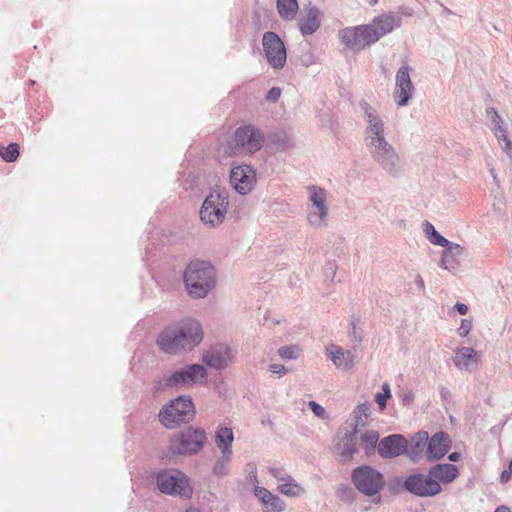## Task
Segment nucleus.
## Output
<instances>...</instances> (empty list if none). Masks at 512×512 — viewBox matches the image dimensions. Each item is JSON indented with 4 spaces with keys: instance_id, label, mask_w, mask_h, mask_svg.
Returning a JSON list of instances; mask_svg holds the SVG:
<instances>
[{
    "instance_id": "1",
    "label": "nucleus",
    "mask_w": 512,
    "mask_h": 512,
    "mask_svg": "<svg viewBox=\"0 0 512 512\" xmlns=\"http://www.w3.org/2000/svg\"><path fill=\"white\" fill-rule=\"evenodd\" d=\"M202 340V329L199 322L185 320L164 329L158 345L166 353L173 354L182 350H190Z\"/></svg>"
},
{
    "instance_id": "2",
    "label": "nucleus",
    "mask_w": 512,
    "mask_h": 512,
    "mask_svg": "<svg viewBox=\"0 0 512 512\" xmlns=\"http://www.w3.org/2000/svg\"><path fill=\"white\" fill-rule=\"evenodd\" d=\"M361 107L367 117V133L370 135V145L373 148L375 158L385 167L392 168L398 159L391 145L384 138V125L381 118L376 115L374 109L367 103H361Z\"/></svg>"
},
{
    "instance_id": "3",
    "label": "nucleus",
    "mask_w": 512,
    "mask_h": 512,
    "mask_svg": "<svg viewBox=\"0 0 512 512\" xmlns=\"http://www.w3.org/2000/svg\"><path fill=\"white\" fill-rule=\"evenodd\" d=\"M262 146V136L251 125L238 127L232 137L220 148V152L227 157L244 156L255 153Z\"/></svg>"
},
{
    "instance_id": "4",
    "label": "nucleus",
    "mask_w": 512,
    "mask_h": 512,
    "mask_svg": "<svg viewBox=\"0 0 512 512\" xmlns=\"http://www.w3.org/2000/svg\"><path fill=\"white\" fill-rule=\"evenodd\" d=\"M184 282L190 296L203 298L214 287V268L204 261L191 262L184 272Z\"/></svg>"
},
{
    "instance_id": "5",
    "label": "nucleus",
    "mask_w": 512,
    "mask_h": 512,
    "mask_svg": "<svg viewBox=\"0 0 512 512\" xmlns=\"http://www.w3.org/2000/svg\"><path fill=\"white\" fill-rule=\"evenodd\" d=\"M195 409L190 398L179 397L165 406L160 412V421L167 428H173L179 423L187 422L194 417Z\"/></svg>"
},
{
    "instance_id": "6",
    "label": "nucleus",
    "mask_w": 512,
    "mask_h": 512,
    "mask_svg": "<svg viewBox=\"0 0 512 512\" xmlns=\"http://www.w3.org/2000/svg\"><path fill=\"white\" fill-rule=\"evenodd\" d=\"M157 485L162 493L190 498L192 487L188 477L178 470L162 471L157 476Z\"/></svg>"
},
{
    "instance_id": "7",
    "label": "nucleus",
    "mask_w": 512,
    "mask_h": 512,
    "mask_svg": "<svg viewBox=\"0 0 512 512\" xmlns=\"http://www.w3.org/2000/svg\"><path fill=\"white\" fill-rule=\"evenodd\" d=\"M338 37L344 47L359 52L376 43V36L367 25L346 27L339 30Z\"/></svg>"
},
{
    "instance_id": "8",
    "label": "nucleus",
    "mask_w": 512,
    "mask_h": 512,
    "mask_svg": "<svg viewBox=\"0 0 512 512\" xmlns=\"http://www.w3.org/2000/svg\"><path fill=\"white\" fill-rule=\"evenodd\" d=\"M228 203V197L225 193L218 191L211 192L201 207V220L211 226L221 224L225 219Z\"/></svg>"
},
{
    "instance_id": "9",
    "label": "nucleus",
    "mask_w": 512,
    "mask_h": 512,
    "mask_svg": "<svg viewBox=\"0 0 512 512\" xmlns=\"http://www.w3.org/2000/svg\"><path fill=\"white\" fill-rule=\"evenodd\" d=\"M352 479L356 488L369 496L375 495L384 486L382 474L370 466H361L354 469Z\"/></svg>"
},
{
    "instance_id": "10",
    "label": "nucleus",
    "mask_w": 512,
    "mask_h": 512,
    "mask_svg": "<svg viewBox=\"0 0 512 512\" xmlns=\"http://www.w3.org/2000/svg\"><path fill=\"white\" fill-rule=\"evenodd\" d=\"M206 441V435L202 429L188 428L171 442V449L178 454H192L201 450Z\"/></svg>"
},
{
    "instance_id": "11",
    "label": "nucleus",
    "mask_w": 512,
    "mask_h": 512,
    "mask_svg": "<svg viewBox=\"0 0 512 512\" xmlns=\"http://www.w3.org/2000/svg\"><path fill=\"white\" fill-rule=\"evenodd\" d=\"M263 49L266 59L274 69H281L286 63V48L281 38L274 32L263 35Z\"/></svg>"
},
{
    "instance_id": "12",
    "label": "nucleus",
    "mask_w": 512,
    "mask_h": 512,
    "mask_svg": "<svg viewBox=\"0 0 512 512\" xmlns=\"http://www.w3.org/2000/svg\"><path fill=\"white\" fill-rule=\"evenodd\" d=\"M404 486L409 492L421 497L434 496L442 490L439 482L434 480L430 473L410 475L405 480Z\"/></svg>"
},
{
    "instance_id": "13",
    "label": "nucleus",
    "mask_w": 512,
    "mask_h": 512,
    "mask_svg": "<svg viewBox=\"0 0 512 512\" xmlns=\"http://www.w3.org/2000/svg\"><path fill=\"white\" fill-rule=\"evenodd\" d=\"M230 182L237 192L246 194L256 182L255 171L248 165L233 167L230 173Z\"/></svg>"
},
{
    "instance_id": "14",
    "label": "nucleus",
    "mask_w": 512,
    "mask_h": 512,
    "mask_svg": "<svg viewBox=\"0 0 512 512\" xmlns=\"http://www.w3.org/2000/svg\"><path fill=\"white\" fill-rule=\"evenodd\" d=\"M396 84L393 92L394 99L399 106L407 105L413 94V84L410 77L409 68L402 66L396 74Z\"/></svg>"
},
{
    "instance_id": "15",
    "label": "nucleus",
    "mask_w": 512,
    "mask_h": 512,
    "mask_svg": "<svg viewBox=\"0 0 512 512\" xmlns=\"http://www.w3.org/2000/svg\"><path fill=\"white\" fill-rule=\"evenodd\" d=\"M206 375L202 365L194 364L182 370L174 372L167 380V385H193L202 380Z\"/></svg>"
},
{
    "instance_id": "16",
    "label": "nucleus",
    "mask_w": 512,
    "mask_h": 512,
    "mask_svg": "<svg viewBox=\"0 0 512 512\" xmlns=\"http://www.w3.org/2000/svg\"><path fill=\"white\" fill-rule=\"evenodd\" d=\"M309 190L310 200L317 211L311 212L308 216V220L313 225H321L327 216V207L325 205L326 193L324 189L317 186H312Z\"/></svg>"
},
{
    "instance_id": "17",
    "label": "nucleus",
    "mask_w": 512,
    "mask_h": 512,
    "mask_svg": "<svg viewBox=\"0 0 512 512\" xmlns=\"http://www.w3.org/2000/svg\"><path fill=\"white\" fill-rule=\"evenodd\" d=\"M407 450V440L398 434L383 438L378 445V452L384 458H393Z\"/></svg>"
},
{
    "instance_id": "18",
    "label": "nucleus",
    "mask_w": 512,
    "mask_h": 512,
    "mask_svg": "<svg viewBox=\"0 0 512 512\" xmlns=\"http://www.w3.org/2000/svg\"><path fill=\"white\" fill-rule=\"evenodd\" d=\"M451 446V440L448 434L438 432L434 434L428 442L426 455L428 460L435 461L446 455Z\"/></svg>"
},
{
    "instance_id": "19",
    "label": "nucleus",
    "mask_w": 512,
    "mask_h": 512,
    "mask_svg": "<svg viewBox=\"0 0 512 512\" xmlns=\"http://www.w3.org/2000/svg\"><path fill=\"white\" fill-rule=\"evenodd\" d=\"M400 25V18L394 13L382 14L375 17L372 23L367 24L371 32L376 36V42L384 35L393 31L395 27Z\"/></svg>"
},
{
    "instance_id": "20",
    "label": "nucleus",
    "mask_w": 512,
    "mask_h": 512,
    "mask_svg": "<svg viewBox=\"0 0 512 512\" xmlns=\"http://www.w3.org/2000/svg\"><path fill=\"white\" fill-rule=\"evenodd\" d=\"M232 358V352L228 347L218 345L205 352L203 361L212 368L221 369L226 367Z\"/></svg>"
},
{
    "instance_id": "21",
    "label": "nucleus",
    "mask_w": 512,
    "mask_h": 512,
    "mask_svg": "<svg viewBox=\"0 0 512 512\" xmlns=\"http://www.w3.org/2000/svg\"><path fill=\"white\" fill-rule=\"evenodd\" d=\"M304 11L305 14L298 20V26L301 34L308 36L312 35L320 28L322 13L315 6L305 8Z\"/></svg>"
},
{
    "instance_id": "22",
    "label": "nucleus",
    "mask_w": 512,
    "mask_h": 512,
    "mask_svg": "<svg viewBox=\"0 0 512 512\" xmlns=\"http://www.w3.org/2000/svg\"><path fill=\"white\" fill-rule=\"evenodd\" d=\"M254 494L261 501L264 512H281L283 510L284 502L266 488L256 486Z\"/></svg>"
},
{
    "instance_id": "23",
    "label": "nucleus",
    "mask_w": 512,
    "mask_h": 512,
    "mask_svg": "<svg viewBox=\"0 0 512 512\" xmlns=\"http://www.w3.org/2000/svg\"><path fill=\"white\" fill-rule=\"evenodd\" d=\"M328 357L338 368L350 369L354 364V356L349 351H344L340 346L331 344L326 347Z\"/></svg>"
},
{
    "instance_id": "24",
    "label": "nucleus",
    "mask_w": 512,
    "mask_h": 512,
    "mask_svg": "<svg viewBox=\"0 0 512 512\" xmlns=\"http://www.w3.org/2000/svg\"><path fill=\"white\" fill-rule=\"evenodd\" d=\"M430 475L434 480L438 481L439 484H448L454 481L458 474V468L453 464H437L430 470Z\"/></svg>"
},
{
    "instance_id": "25",
    "label": "nucleus",
    "mask_w": 512,
    "mask_h": 512,
    "mask_svg": "<svg viewBox=\"0 0 512 512\" xmlns=\"http://www.w3.org/2000/svg\"><path fill=\"white\" fill-rule=\"evenodd\" d=\"M453 362L459 369H469L478 364V352L471 347H462L455 352Z\"/></svg>"
},
{
    "instance_id": "26",
    "label": "nucleus",
    "mask_w": 512,
    "mask_h": 512,
    "mask_svg": "<svg viewBox=\"0 0 512 512\" xmlns=\"http://www.w3.org/2000/svg\"><path fill=\"white\" fill-rule=\"evenodd\" d=\"M233 440L234 435L230 427H220L216 432L215 443L223 453L226 462L229 460L232 453L231 445Z\"/></svg>"
},
{
    "instance_id": "27",
    "label": "nucleus",
    "mask_w": 512,
    "mask_h": 512,
    "mask_svg": "<svg viewBox=\"0 0 512 512\" xmlns=\"http://www.w3.org/2000/svg\"><path fill=\"white\" fill-rule=\"evenodd\" d=\"M429 434L426 431H419L416 433L410 441V445H407V454L411 459H415L420 453L423 452L424 448L428 446Z\"/></svg>"
},
{
    "instance_id": "28",
    "label": "nucleus",
    "mask_w": 512,
    "mask_h": 512,
    "mask_svg": "<svg viewBox=\"0 0 512 512\" xmlns=\"http://www.w3.org/2000/svg\"><path fill=\"white\" fill-rule=\"evenodd\" d=\"M447 249L443 252L441 258V266L445 269L451 270L456 267V262L454 261V257L459 256L463 252V247L459 244H450L446 246Z\"/></svg>"
},
{
    "instance_id": "29",
    "label": "nucleus",
    "mask_w": 512,
    "mask_h": 512,
    "mask_svg": "<svg viewBox=\"0 0 512 512\" xmlns=\"http://www.w3.org/2000/svg\"><path fill=\"white\" fill-rule=\"evenodd\" d=\"M299 9L297 0H277V10L281 18L292 20Z\"/></svg>"
},
{
    "instance_id": "30",
    "label": "nucleus",
    "mask_w": 512,
    "mask_h": 512,
    "mask_svg": "<svg viewBox=\"0 0 512 512\" xmlns=\"http://www.w3.org/2000/svg\"><path fill=\"white\" fill-rule=\"evenodd\" d=\"M278 485V491L286 496L295 497L300 495L304 490L297 484L290 476H287L284 481Z\"/></svg>"
},
{
    "instance_id": "31",
    "label": "nucleus",
    "mask_w": 512,
    "mask_h": 512,
    "mask_svg": "<svg viewBox=\"0 0 512 512\" xmlns=\"http://www.w3.org/2000/svg\"><path fill=\"white\" fill-rule=\"evenodd\" d=\"M0 156L6 162H14L19 157V146L11 143L8 146L0 145Z\"/></svg>"
},
{
    "instance_id": "32",
    "label": "nucleus",
    "mask_w": 512,
    "mask_h": 512,
    "mask_svg": "<svg viewBox=\"0 0 512 512\" xmlns=\"http://www.w3.org/2000/svg\"><path fill=\"white\" fill-rule=\"evenodd\" d=\"M379 440V434L376 431H366L361 436V445L368 452L375 448Z\"/></svg>"
},
{
    "instance_id": "33",
    "label": "nucleus",
    "mask_w": 512,
    "mask_h": 512,
    "mask_svg": "<svg viewBox=\"0 0 512 512\" xmlns=\"http://www.w3.org/2000/svg\"><path fill=\"white\" fill-rule=\"evenodd\" d=\"M383 393H377L375 395V401L379 406V409L383 411L386 408V402L389 398H391L390 387L387 383H384L382 386Z\"/></svg>"
},
{
    "instance_id": "34",
    "label": "nucleus",
    "mask_w": 512,
    "mask_h": 512,
    "mask_svg": "<svg viewBox=\"0 0 512 512\" xmlns=\"http://www.w3.org/2000/svg\"><path fill=\"white\" fill-rule=\"evenodd\" d=\"M369 410H370L369 403H362L356 407V409L354 410V414H355L357 424H359V423L364 424V421L368 417Z\"/></svg>"
},
{
    "instance_id": "35",
    "label": "nucleus",
    "mask_w": 512,
    "mask_h": 512,
    "mask_svg": "<svg viewBox=\"0 0 512 512\" xmlns=\"http://www.w3.org/2000/svg\"><path fill=\"white\" fill-rule=\"evenodd\" d=\"M300 353V348L296 345L285 346L278 350V354L285 359L296 358Z\"/></svg>"
},
{
    "instance_id": "36",
    "label": "nucleus",
    "mask_w": 512,
    "mask_h": 512,
    "mask_svg": "<svg viewBox=\"0 0 512 512\" xmlns=\"http://www.w3.org/2000/svg\"><path fill=\"white\" fill-rule=\"evenodd\" d=\"M430 228L433 230L432 237H431V242L433 244L443 246V247H446L449 245V241L445 237H443L442 235L437 233L434 230V227L432 225H430Z\"/></svg>"
},
{
    "instance_id": "37",
    "label": "nucleus",
    "mask_w": 512,
    "mask_h": 512,
    "mask_svg": "<svg viewBox=\"0 0 512 512\" xmlns=\"http://www.w3.org/2000/svg\"><path fill=\"white\" fill-rule=\"evenodd\" d=\"M472 329V322L468 319H462L460 327L458 328V334L461 337H466Z\"/></svg>"
},
{
    "instance_id": "38",
    "label": "nucleus",
    "mask_w": 512,
    "mask_h": 512,
    "mask_svg": "<svg viewBox=\"0 0 512 512\" xmlns=\"http://www.w3.org/2000/svg\"><path fill=\"white\" fill-rule=\"evenodd\" d=\"M309 407L311 408V410L313 411V413L316 416L323 418V419L327 417L325 409L321 405L316 403L315 401H310Z\"/></svg>"
},
{
    "instance_id": "39",
    "label": "nucleus",
    "mask_w": 512,
    "mask_h": 512,
    "mask_svg": "<svg viewBox=\"0 0 512 512\" xmlns=\"http://www.w3.org/2000/svg\"><path fill=\"white\" fill-rule=\"evenodd\" d=\"M495 135L499 140H503L505 142L506 148H509L510 142L508 141L504 129L499 125L495 130Z\"/></svg>"
},
{
    "instance_id": "40",
    "label": "nucleus",
    "mask_w": 512,
    "mask_h": 512,
    "mask_svg": "<svg viewBox=\"0 0 512 512\" xmlns=\"http://www.w3.org/2000/svg\"><path fill=\"white\" fill-rule=\"evenodd\" d=\"M280 95H281V89L278 87H273L272 89L269 90V92L267 94V99L276 101V100H278Z\"/></svg>"
},
{
    "instance_id": "41",
    "label": "nucleus",
    "mask_w": 512,
    "mask_h": 512,
    "mask_svg": "<svg viewBox=\"0 0 512 512\" xmlns=\"http://www.w3.org/2000/svg\"><path fill=\"white\" fill-rule=\"evenodd\" d=\"M269 370L274 374H280V375L285 374L287 371L286 368L281 364H271L269 366Z\"/></svg>"
},
{
    "instance_id": "42",
    "label": "nucleus",
    "mask_w": 512,
    "mask_h": 512,
    "mask_svg": "<svg viewBox=\"0 0 512 512\" xmlns=\"http://www.w3.org/2000/svg\"><path fill=\"white\" fill-rule=\"evenodd\" d=\"M270 473L279 481H284L287 475H284L283 470L280 468H271Z\"/></svg>"
},
{
    "instance_id": "43",
    "label": "nucleus",
    "mask_w": 512,
    "mask_h": 512,
    "mask_svg": "<svg viewBox=\"0 0 512 512\" xmlns=\"http://www.w3.org/2000/svg\"><path fill=\"white\" fill-rule=\"evenodd\" d=\"M512 475L511 470L508 468V470H504L500 475V480L502 483H506L509 481L510 477Z\"/></svg>"
},
{
    "instance_id": "44",
    "label": "nucleus",
    "mask_w": 512,
    "mask_h": 512,
    "mask_svg": "<svg viewBox=\"0 0 512 512\" xmlns=\"http://www.w3.org/2000/svg\"><path fill=\"white\" fill-rule=\"evenodd\" d=\"M454 308L461 314L465 315L468 312V307L463 303H456Z\"/></svg>"
},
{
    "instance_id": "45",
    "label": "nucleus",
    "mask_w": 512,
    "mask_h": 512,
    "mask_svg": "<svg viewBox=\"0 0 512 512\" xmlns=\"http://www.w3.org/2000/svg\"><path fill=\"white\" fill-rule=\"evenodd\" d=\"M214 472L217 475L223 474L224 473V464L223 463L216 464L214 467Z\"/></svg>"
},
{
    "instance_id": "46",
    "label": "nucleus",
    "mask_w": 512,
    "mask_h": 512,
    "mask_svg": "<svg viewBox=\"0 0 512 512\" xmlns=\"http://www.w3.org/2000/svg\"><path fill=\"white\" fill-rule=\"evenodd\" d=\"M355 452V448H354V445L351 444L344 452H343V455L345 457H351L353 455V453Z\"/></svg>"
},
{
    "instance_id": "47",
    "label": "nucleus",
    "mask_w": 512,
    "mask_h": 512,
    "mask_svg": "<svg viewBox=\"0 0 512 512\" xmlns=\"http://www.w3.org/2000/svg\"><path fill=\"white\" fill-rule=\"evenodd\" d=\"M460 459V454L457 452H453L449 455V460L452 462H456Z\"/></svg>"
},
{
    "instance_id": "48",
    "label": "nucleus",
    "mask_w": 512,
    "mask_h": 512,
    "mask_svg": "<svg viewBox=\"0 0 512 512\" xmlns=\"http://www.w3.org/2000/svg\"><path fill=\"white\" fill-rule=\"evenodd\" d=\"M495 512H511L507 506H499Z\"/></svg>"
},
{
    "instance_id": "49",
    "label": "nucleus",
    "mask_w": 512,
    "mask_h": 512,
    "mask_svg": "<svg viewBox=\"0 0 512 512\" xmlns=\"http://www.w3.org/2000/svg\"><path fill=\"white\" fill-rule=\"evenodd\" d=\"M185 512H200V511L198 509H196V508H192L191 507V508L186 509Z\"/></svg>"
},
{
    "instance_id": "50",
    "label": "nucleus",
    "mask_w": 512,
    "mask_h": 512,
    "mask_svg": "<svg viewBox=\"0 0 512 512\" xmlns=\"http://www.w3.org/2000/svg\"><path fill=\"white\" fill-rule=\"evenodd\" d=\"M417 283L423 287L424 286V283H423V280L421 278L418 279Z\"/></svg>"
},
{
    "instance_id": "51",
    "label": "nucleus",
    "mask_w": 512,
    "mask_h": 512,
    "mask_svg": "<svg viewBox=\"0 0 512 512\" xmlns=\"http://www.w3.org/2000/svg\"><path fill=\"white\" fill-rule=\"evenodd\" d=\"M493 113L495 114V117L500 119L499 115L496 113V111L493 110Z\"/></svg>"
},
{
    "instance_id": "52",
    "label": "nucleus",
    "mask_w": 512,
    "mask_h": 512,
    "mask_svg": "<svg viewBox=\"0 0 512 512\" xmlns=\"http://www.w3.org/2000/svg\"><path fill=\"white\" fill-rule=\"evenodd\" d=\"M509 469H510V470H511V472H512V460H511V461H510V463H509Z\"/></svg>"
}]
</instances>
